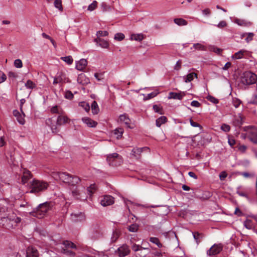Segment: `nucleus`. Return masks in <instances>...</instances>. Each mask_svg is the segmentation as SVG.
Returning <instances> with one entry per match:
<instances>
[{"label":"nucleus","mask_w":257,"mask_h":257,"mask_svg":"<svg viewBox=\"0 0 257 257\" xmlns=\"http://www.w3.org/2000/svg\"><path fill=\"white\" fill-rule=\"evenodd\" d=\"M52 176L56 180H60L72 186H75L81 181V179L78 176L71 175L66 172H53Z\"/></svg>","instance_id":"1"},{"label":"nucleus","mask_w":257,"mask_h":257,"mask_svg":"<svg viewBox=\"0 0 257 257\" xmlns=\"http://www.w3.org/2000/svg\"><path fill=\"white\" fill-rule=\"evenodd\" d=\"M70 119L66 115H63V114H60L56 120V124H55L53 122L52 118H49L46 120V123L47 125L51 127L52 132L53 133H57L59 132V130L57 126H61L64 125L67 123H69Z\"/></svg>","instance_id":"2"},{"label":"nucleus","mask_w":257,"mask_h":257,"mask_svg":"<svg viewBox=\"0 0 257 257\" xmlns=\"http://www.w3.org/2000/svg\"><path fill=\"white\" fill-rule=\"evenodd\" d=\"M53 204L51 202H46L40 204L37 208L34 209L31 213L37 218H42L44 217L47 213L52 209Z\"/></svg>","instance_id":"3"},{"label":"nucleus","mask_w":257,"mask_h":257,"mask_svg":"<svg viewBox=\"0 0 257 257\" xmlns=\"http://www.w3.org/2000/svg\"><path fill=\"white\" fill-rule=\"evenodd\" d=\"M49 184L45 181L34 179L30 184V193H38L46 190Z\"/></svg>","instance_id":"4"},{"label":"nucleus","mask_w":257,"mask_h":257,"mask_svg":"<svg viewBox=\"0 0 257 257\" xmlns=\"http://www.w3.org/2000/svg\"><path fill=\"white\" fill-rule=\"evenodd\" d=\"M257 80V76L249 71L244 72L241 77V82L244 85L254 84Z\"/></svg>","instance_id":"5"},{"label":"nucleus","mask_w":257,"mask_h":257,"mask_svg":"<svg viewBox=\"0 0 257 257\" xmlns=\"http://www.w3.org/2000/svg\"><path fill=\"white\" fill-rule=\"evenodd\" d=\"M103 231L102 228L98 224H93L90 229V235L94 239H99L102 237Z\"/></svg>","instance_id":"6"},{"label":"nucleus","mask_w":257,"mask_h":257,"mask_svg":"<svg viewBox=\"0 0 257 257\" xmlns=\"http://www.w3.org/2000/svg\"><path fill=\"white\" fill-rule=\"evenodd\" d=\"M150 149L147 147H144L142 148H139L136 147L134 148L130 154L131 157L135 159H139L141 157V154L144 152H149Z\"/></svg>","instance_id":"7"},{"label":"nucleus","mask_w":257,"mask_h":257,"mask_svg":"<svg viewBox=\"0 0 257 257\" xmlns=\"http://www.w3.org/2000/svg\"><path fill=\"white\" fill-rule=\"evenodd\" d=\"M9 221H10V223L7 224V228L9 229L16 226L21 221V218L13 212L9 214Z\"/></svg>","instance_id":"8"},{"label":"nucleus","mask_w":257,"mask_h":257,"mask_svg":"<svg viewBox=\"0 0 257 257\" xmlns=\"http://www.w3.org/2000/svg\"><path fill=\"white\" fill-rule=\"evenodd\" d=\"M106 160L110 165L116 166L115 161H117L119 164L122 162V158L117 153H112L107 156Z\"/></svg>","instance_id":"9"},{"label":"nucleus","mask_w":257,"mask_h":257,"mask_svg":"<svg viewBox=\"0 0 257 257\" xmlns=\"http://www.w3.org/2000/svg\"><path fill=\"white\" fill-rule=\"evenodd\" d=\"M222 249V246L220 244H214L207 251L208 255L214 256L219 253Z\"/></svg>","instance_id":"10"},{"label":"nucleus","mask_w":257,"mask_h":257,"mask_svg":"<svg viewBox=\"0 0 257 257\" xmlns=\"http://www.w3.org/2000/svg\"><path fill=\"white\" fill-rule=\"evenodd\" d=\"M130 250L128 246L126 244H123L117 248L115 253L119 257H124L129 254Z\"/></svg>","instance_id":"11"},{"label":"nucleus","mask_w":257,"mask_h":257,"mask_svg":"<svg viewBox=\"0 0 257 257\" xmlns=\"http://www.w3.org/2000/svg\"><path fill=\"white\" fill-rule=\"evenodd\" d=\"M68 82L67 78L65 74L62 72L57 73L56 76L54 77L53 84H56L58 83H65Z\"/></svg>","instance_id":"12"},{"label":"nucleus","mask_w":257,"mask_h":257,"mask_svg":"<svg viewBox=\"0 0 257 257\" xmlns=\"http://www.w3.org/2000/svg\"><path fill=\"white\" fill-rule=\"evenodd\" d=\"M244 130L247 131H250L252 135L250 136L251 141L254 144H257V129L251 125L246 126L244 127Z\"/></svg>","instance_id":"13"},{"label":"nucleus","mask_w":257,"mask_h":257,"mask_svg":"<svg viewBox=\"0 0 257 257\" xmlns=\"http://www.w3.org/2000/svg\"><path fill=\"white\" fill-rule=\"evenodd\" d=\"M100 201L101 205L107 206L114 203V198L110 195H105L101 198Z\"/></svg>","instance_id":"14"},{"label":"nucleus","mask_w":257,"mask_h":257,"mask_svg":"<svg viewBox=\"0 0 257 257\" xmlns=\"http://www.w3.org/2000/svg\"><path fill=\"white\" fill-rule=\"evenodd\" d=\"M87 65V61L85 59H81L76 62L75 68L79 71H83Z\"/></svg>","instance_id":"15"},{"label":"nucleus","mask_w":257,"mask_h":257,"mask_svg":"<svg viewBox=\"0 0 257 257\" xmlns=\"http://www.w3.org/2000/svg\"><path fill=\"white\" fill-rule=\"evenodd\" d=\"M39 252L37 249L32 246L28 247L26 250V257H38Z\"/></svg>","instance_id":"16"},{"label":"nucleus","mask_w":257,"mask_h":257,"mask_svg":"<svg viewBox=\"0 0 257 257\" xmlns=\"http://www.w3.org/2000/svg\"><path fill=\"white\" fill-rule=\"evenodd\" d=\"M32 177L31 172L26 169H24L23 172L22 177V182L23 184L27 183L28 181Z\"/></svg>","instance_id":"17"},{"label":"nucleus","mask_w":257,"mask_h":257,"mask_svg":"<svg viewBox=\"0 0 257 257\" xmlns=\"http://www.w3.org/2000/svg\"><path fill=\"white\" fill-rule=\"evenodd\" d=\"M13 115L17 118L18 121L21 124H24L25 122L24 117L25 116V113L23 112L22 114H21L19 111L16 109L13 110Z\"/></svg>","instance_id":"18"},{"label":"nucleus","mask_w":257,"mask_h":257,"mask_svg":"<svg viewBox=\"0 0 257 257\" xmlns=\"http://www.w3.org/2000/svg\"><path fill=\"white\" fill-rule=\"evenodd\" d=\"M82 121L88 126L94 127L97 124V122L88 117H84L82 118Z\"/></svg>","instance_id":"19"},{"label":"nucleus","mask_w":257,"mask_h":257,"mask_svg":"<svg viewBox=\"0 0 257 257\" xmlns=\"http://www.w3.org/2000/svg\"><path fill=\"white\" fill-rule=\"evenodd\" d=\"M184 95V92H181L180 93H176L171 92L169 94L168 98L181 100L182 99Z\"/></svg>","instance_id":"20"},{"label":"nucleus","mask_w":257,"mask_h":257,"mask_svg":"<svg viewBox=\"0 0 257 257\" xmlns=\"http://www.w3.org/2000/svg\"><path fill=\"white\" fill-rule=\"evenodd\" d=\"M85 216L84 213H72L71 214L72 220L74 221H81L85 219Z\"/></svg>","instance_id":"21"},{"label":"nucleus","mask_w":257,"mask_h":257,"mask_svg":"<svg viewBox=\"0 0 257 257\" xmlns=\"http://www.w3.org/2000/svg\"><path fill=\"white\" fill-rule=\"evenodd\" d=\"M119 120L121 122H124L127 127L131 128H133L130 125L131 121L127 114H123L120 115L119 116Z\"/></svg>","instance_id":"22"},{"label":"nucleus","mask_w":257,"mask_h":257,"mask_svg":"<svg viewBox=\"0 0 257 257\" xmlns=\"http://www.w3.org/2000/svg\"><path fill=\"white\" fill-rule=\"evenodd\" d=\"M94 41L103 48H107L109 46L108 42L107 41L100 38H97Z\"/></svg>","instance_id":"23"},{"label":"nucleus","mask_w":257,"mask_h":257,"mask_svg":"<svg viewBox=\"0 0 257 257\" xmlns=\"http://www.w3.org/2000/svg\"><path fill=\"white\" fill-rule=\"evenodd\" d=\"M247 52V51L244 49H241L240 51L236 52L233 56L232 58L234 59H240L244 57V55Z\"/></svg>","instance_id":"24"},{"label":"nucleus","mask_w":257,"mask_h":257,"mask_svg":"<svg viewBox=\"0 0 257 257\" xmlns=\"http://www.w3.org/2000/svg\"><path fill=\"white\" fill-rule=\"evenodd\" d=\"M204 238V235L198 232H194V239L196 241L197 245L200 243Z\"/></svg>","instance_id":"25"},{"label":"nucleus","mask_w":257,"mask_h":257,"mask_svg":"<svg viewBox=\"0 0 257 257\" xmlns=\"http://www.w3.org/2000/svg\"><path fill=\"white\" fill-rule=\"evenodd\" d=\"M233 123L235 126H240L243 123V117L240 114H239L238 116H235Z\"/></svg>","instance_id":"26"},{"label":"nucleus","mask_w":257,"mask_h":257,"mask_svg":"<svg viewBox=\"0 0 257 257\" xmlns=\"http://www.w3.org/2000/svg\"><path fill=\"white\" fill-rule=\"evenodd\" d=\"M91 108L92 112L93 114H96L98 113L99 109L97 102L95 101H93L91 105Z\"/></svg>","instance_id":"27"},{"label":"nucleus","mask_w":257,"mask_h":257,"mask_svg":"<svg viewBox=\"0 0 257 257\" xmlns=\"http://www.w3.org/2000/svg\"><path fill=\"white\" fill-rule=\"evenodd\" d=\"M234 22L235 24L240 26H247L250 24L249 22H248L244 20L237 18L235 19Z\"/></svg>","instance_id":"28"},{"label":"nucleus","mask_w":257,"mask_h":257,"mask_svg":"<svg viewBox=\"0 0 257 257\" xmlns=\"http://www.w3.org/2000/svg\"><path fill=\"white\" fill-rule=\"evenodd\" d=\"M10 221H9V214L7 217H2L0 219V225L3 227H4L7 228V224H9Z\"/></svg>","instance_id":"29"},{"label":"nucleus","mask_w":257,"mask_h":257,"mask_svg":"<svg viewBox=\"0 0 257 257\" xmlns=\"http://www.w3.org/2000/svg\"><path fill=\"white\" fill-rule=\"evenodd\" d=\"M167 117L165 116L160 117L156 120V125L160 127L162 124L165 123L167 121Z\"/></svg>","instance_id":"30"},{"label":"nucleus","mask_w":257,"mask_h":257,"mask_svg":"<svg viewBox=\"0 0 257 257\" xmlns=\"http://www.w3.org/2000/svg\"><path fill=\"white\" fill-rule=\"evenodd\" d=\"M174 22L176 24L180 26L187 25V22L182 18H176L174 20Z\"/></svg>","instance_id":"31"},{"label":"nucleus","mask_w":257,"mask_h":257,"mask_svg":"<svg viewBox=\"0 0 257 257\" xmlns=\"http://www.w3.org/2000/svg\"><path fill=\"white\" fill-rule=\"evenodd\" d=\"M63 245L65 246V247L66 248L65 249H68V248H76V245L70 241H64L63 242Z\"/></svg>","instance_id":"32"},{"label":"nucleus","mask_w":257,"mask_h":257,"mask_svg":"<svg viewBox=\"0 0 257 257\" xmlns=\"http://www.w3.org/2000/svg\"><path fill=\"white\" fill-rule=\"evenodd\" d=\"M51 111L53 113H58L59 115L63 113L62 109L57 105L52 107L51 109Z\"/></svg>","instance_id":"33"},{"label":"nucleus","mask_w":257,"mask_h":257,"mask_svg":"<svg viewBox=\"0 0 257 257\" xmlns=\"http://www.w3.org/2000/svg\"><path fill=\"white\" fill-rule=\"evenodd\" d=\"M123 133V129L122 128H117L114 130V135L117 139L121 137Z\"/></svg>","instance_id":"34"},{"label":"nucleus","mask_w":257,"mask_h":257,"mask_svg":"<svg viewBox=\"0 0 257 257\" xmlns=\"http://www.w3.org/2000/svg\"><path fill=\"white\" fill-rule=\"evenodd\" d=\"M131 39L133 40L141 41L144 39V36L142 34H133L131 36Z\"/></svg>","instance_id":"35"},{"label":"nucleus","mask_w":257,"mask_h":257,"mask_svg":"<svg viewBox=\"0 0 257 257\" xmlns=\"http://www.w3.org/2000/svg\"><path fill=\"white\" fill-rule=\"evenodd\" d=\"M132 248L134 251H142L143 249L149 250L148 247H143L142 246L136 244L133 245Z\"/></svg>","instance_id":"36"},{"label":"nucleus","mask_w":257,"mask_h":257,"mask_svg":"<svg viewBox=\"0 0 257 257\" xmlns=\"http://www.w3.org/2000/svg\"><path fill=\"white\" fill-rule=\"evenodd\" d=\"M61 59L64 61H65L68 65L72 64L73 61V59L72 56H71L62 57L61 58Z\"/></svg>","instance_id":"37"},{"label":"nucleus","mask_w":257,"mask_h":257,"mask_svg":"<svg viewBox=\"0 0 257 257\" xmlns=\"http://www.w3.org/2000/svg\"><path fill=\"white\" fill-rule=\"evenodd\" d=\"M54 6L56 8L58 9L59 11L62 12L63 11V7L62 5L61 0H55L54 1Z\"/></svg>","instance_id":"38"},{"label":"nucleus","mask_w":257,"mask_h":257,"mask_svg":"<svg viewBox=\"0 0 257 257\" xmlns=\"http://www.w3.org/2000/svg\"><path fill=\"white\" fill-rule=\"evenodd\" d=\"M150 241L151 242L156 244L159 247H161L162 246V244L160 243L159 239L157 237H150Z\"/></svg>","instance_id":"39"},{"label":"nucleus","mask_w":257,"mask_h":257,"mask_svg":"<svg viewBox=\"0 0 257 257\" xmlns=\"http://www.w3.org/2000/svg\"><path fill=\"white\" fill-rule=\"evenodd\" d=\"M244 226L247 229H251L252 228L253 224L252 221L250 219H246L244 222Z\"/></svg>","instance_id":"40"},{"label":"nucleus","mask_w":257,"mask_h":257,"mask_svg":"<svg viewBox=\"0 0 257 257\" xmlns=\"http://www.w3.org/2000/svg\"><path fill=\"white\" fill-rule=\"evenodd\" d=\"M25 86L28 89H33L36 87V85L31 80H28L25 83Z\"/></svg>","instance_id":"41"},{"label":"nucleus","mask_w":257,"mask_h":257,"mask_svg":"<svg viewBox=\"0 0 257 257\" xmlns=\"http://www.w3.org/2000/svg\"><path fill=\"white\" fill-rule=\"evenodd\" d=\"M139 225L137 224H133L128 226V229L131 232H135L138 231Z\"/></svg>","instance_id":"42"},{"label":"nucleus","mask_w":257,"mask_h":257,"mask_svg":"<svg viewBox=\"0 0 257 257\" xmlns=\"http://www.w3.org/2000/svg\"><path fill=\"white\" fill-rule=\"evenodd\" d=\"M79 105L82 108L86 111L88 112L90 109V106L88 103L85 102H81L79 103Z\"/></svg>","instance_id":"43"},{"label":"nucleus","mask_w":257,"mask_h":257,"mask_svg":"<svg viewBox=\"0 0 257 257\" xmlns=\"http://www.w3.org/2000/svg\"><path fill=\"white\" fill-rule=\"evenodd\" d=\"M194 127H195L196 129V135L199 134L202 132V126L198 123L194 122Z\"/></svg>","instance_id":"44"},{"label":"nucleus","mask_w":257,"mask_h":257,"mask_svg":"<svg viewBox=\"0 0 257 257\" xmlns=\"http://www.w3.org/2000/svg\"><path fill=\"white\" fill-rule=\"evenodd\" d=\"M183 80L186 83L191 82L193 80V73H190L187 76H184Z\"/></svg>","instance_id":"45"},{"label":"nucleus","mask_w":257,"mask_h":257,"mask_svg":"<svg viewBox=\"0 0 257 257\" xmlns=\"http://www.w3.org/2000/svg\"><path fill=\"white\" fill-rule=\"evenodd\" d=\"M254 36V35L253 33H248L246 38H245V41L246 42L248 43L251 41L253 40Z\"/></svg>","instance_id":"46"},{"label":"nucleus","mask_w":257,"mask_h":257,"mask_svg":"<svg viewBox=\"0 0 257 257\" xmlns=\"http://www.w3.org/2000/svg\"><path fill=\"white\" fill-rule=\"evenodd\" d=\"M153 110L155 111V112L159 113L161 114L163 113V109L161 107H160L159 105H154L153 107Z\"/></svg>","instance_id":"47"},{"label":"nucleus","mask_w":257,"mask_h":257,"mask_svg":"<svg viewBox=\"0 0 257 257\" xmlns=\"http://www.w3.org/2000/svg\"><path fill=\"white\" fill-rule=\"evenodd\" d=\"M97 5V2L94 1L92 2V3L89 5L87 10L89 11H92L96 8Z\"/></svg>","instance_id":"48"},{"label":"nucleus","mask_w":257,"mask_h":257,"mask_svg":"<svg viewBox=\"0 0 257 257\" xmlns=\"http://www.w3.org/2000/svg\"><path fill=\"white\" fill-rule=\"evenodd\" d=\"M14 66L18 68H21L23 67V63L21 60L18 59L14 61Z\"/></svg>","instance_id":"49"},{"label":"nucleus","mask_w":257,"mask_h":257,"mask_svg":"<svg viewBox=\"0 0 257 257\" xmlns=\"http://www.w3.org/2000/svg\"><path fill=\"white\" fill-rule=\"evenodd\" d=\"M232 103L235 108H237L240 105L241 101L237 98H234L232 99Z\"/></svg>","instance_id":"50"},{"label":"nucleus","mask_w":257,"mask_h":257,"mask_svg":"<svg viewBox=\"0 0 257 257\" xmlns=\"http://www.w3.org/2000/svg\"><path fill=\"white\" fill-rule=\"evenodd\" d=\"M124 38V35L122 33H118L114 36V39L118 41H121Z\"/></svg>","instance_id":"51"},{"label":"nucleus","mask_w":257,"mask_h":257,"mask_svg":"<svg viewBox=\"0 0 257 257\" xmlns=\"http://www.w3.org/2000/svg\"><path fill=\"white\" fill-rule=\"evenodd\" d=\"M108 35V33L106 31H99L97 32V38L100 37L106 36Z\"/></svg>","instance_id":"52"},{"label":"nucleus","mask_w":257,"mask_h":257,"mask_svg":"<svg viewBox=\"0 0 257 257\" xmlns=\"http://www.w3.org/2000/svg\"><path fill=\"white\" fill-rule=\"evenodd\" d=\"M218 28H223L227 26V23L225 21H220L217 25H215Z\"/></svg>","instance_id":"53"},{"label":"nucleus","mask_w":257,"mask_h":257,"mask_svg":"<svg viewBox=\"0 0 257 257\" xmlns=\"http://www.w3.org/2000/svg\"><path fill=\"white\" fill-rule=\"evenodd\" d=\"M7 79L5 74L2 71H0V83L4 82Z\"/></svg>","instance_id":"54"},{"label":"nucleus","mask_w":257,"mask_h":257,"mask_svg":"<svg viewBox=\"0 0 257 257\" xmlns=\"http://www.w3.org/2000/svg\"><path fill=\"white\" fill-rule=\"evenodd\" d=\"M221 129L224 132H227L229 131L230 127L228 124H223L221 126Z\"/></svg>","instance_id":"55"},{"label":"nucleus","mask_w":257,"mask_h":257,"mask_svg":"<svg viewBox=\"0 0 257 257\" xmlns=\"http://www.w3.org/2000/svg\"><path fill=\"white\" fill-rule=\"evenodd\" d=\"M64 253L67 255L74 256L75 255V253L72 251L69 250L68 249H63Z\"/></svg>","instance_id":"56"},{"label":"nucleus","mask_w":257,"mask_h":257,"mask_svg":"<svg viewBox=\"0 0 257 257\" xmlns=\"http://www.w3.org/2000/svg\"><path fill=\"white\" fill-rule=\"evenodd\" d=\"M194 49L197 50H204V46L201 44L197 43L196 44H194Z\"/></svg>","instance_id":"57"},{"label":"nucleus","mask_w":257,"mask_h":257,"mask_svg":"<svg viewBox=\"0 0 257 257\" xmlns=\"http://www.w3.org/2000/svg\"><path fill=\"white\" fill-rule=\"evenodd\" d=\"M96 189V187L95 184H92L87 188V191L90 193H92L93 190H95Z\"/></svg>","instance_id":"58"},{"label":"nucleus","mask_w":257,"mask_h":257,"mask_svg":"<svg viewBox=\"0 0 257 257\" xmlns=\"http://www.w3.org/2000/svg\"><path fill=\"white\" fill-rule=\"evenodd\" d=\"M65 97L67 99H71L73 97V94L70 91H68L65 93Z\"/></svg>","instance_id":"59"},{"label":"nucleus","mask_w":257,"mask_h":257,"mask_svg":"<svg viewBox=\"0 0 257 257\" xmlns=\"http://www.w3.org/2000/svg\"><path fill=\"white\" fill-rule=\"evenodd\" d=\"M158 93L156 92H153L151 93L148 94L146 99H150L154 97H155L157 95Z\"/></svg>","instance_id":"60"},{"label":"nucleus","mask_w":257,"mask_h":257,"mask_svg":"<svg viewBox=\"0 0 257 257\" xmlns=\"http://www.w3.org/2000/svg\"><path fill=\"white\" fill-rule=\"evenodd\" d=\"M204 16H209L211 14V11L209 9H205L202 11Z\"/></svg>","instance_id":"61"},{"label":"nucleus","mask_w":257,"mask_h":257,"mask_svg":"<svg viewBox=\"0 0 257 257\" xmlns=\"http://www.w3.org/2000/svg\"><path fill=\"white\" fill-rule=\"evenodd\" d=\"M94 77L98 81H100L103 79V74L99 73H95Z\"/></svg>","instance_id":"62"},{"label":"nucleus","mask_w":257,"mask_h":257,"mask_svg":"<svg viewBox=\"0 0 257 257\" xmlns=\"http://www.w3.org/2000/svg\"><path fill=\"white\" fill-rule=\"evenodd\" d=\"M208 99L214 104L218 102V99L212 96H209Z\"/></svg>","instance_id":"63"},{"label":"nucleus","mask_w":257,"mask_h":257,"mask_svg":"<svg viewBox=\"0 0 257 257\" xmlns=\"http://www.w3.org/2000/svg\"><path fill=\"white\" fill-rule=\"evenodd\" d=\"M181 60H178L174 67V69L176 70H179L181 68Z\"/></svg>","instance_id":"64"}]
</instances>
